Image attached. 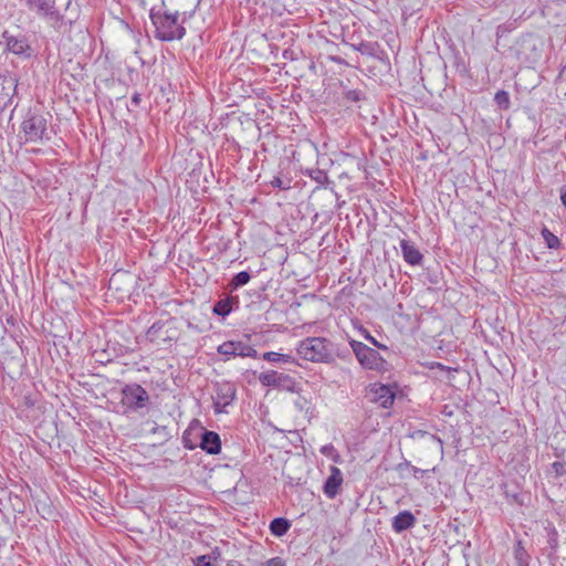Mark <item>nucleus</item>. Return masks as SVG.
<instances>
[{"instance_id": "1", "label": "nucleus", "mask_w": 566, "mask_h": 566, "mask_svg": "<svg viewBox=\"0 0 566 566\" xmlns=\"http://www.w3.org/2000/svg\"><path fill=\"white\" fill-rule=\"evenodd\" d=\"M27 8L54 29L60 30L64 24L73 23V17H67L66 12L71 10L73 0H24Z\"/></svg>"}, {"instance_id": "2", "label": "nucleus", "mask_w": 566, "mask_h": 566, "mask_svg": "<svg viewBox=\"0 0 566 566\" xmlns=\"http://www.w3.org/2000/svg\"><path fill=\"white\" fill-rule=\"evenodd\" d=\"M193 9L175 10L174 12L150 11V19L155 27V36L161 41L179 40L185 35V28L178 23V17H191Z\"/></svg>"}, {"instance_id": "3", "label": "nucleus", "mask_w": 566, "mask_h": 566, "mask_svg": "<svg viewBox=\"0 0 566 566\" xmlns=\"http://www.w3.org/2000/svg\"><path fill=\"white\" fill-rule=\"evenodd\" d=\"M296 352L312 363L332 364L336 357V346L325 337H307L300 342Z\"/></svg>"}, {"instance_id": "4", "label": "nucleus", "mask_w": 566, "mask_h": 566, "mask_svg": "<svg viewBox=\"0 0 566 566\" xmlns=\"http://www.w3.org/2000/svg\"><path fill=\"white\" fill-rule=\"evenodd\" d=\"M27 142H42L48 137V119L43 114L30 113L21 125Z\"/></svg>"}, {"instance_id": "5", "label": "nucleus", "mask_w": 566, "mask_h": 566, "mask_svg": "<svg viewBox=\"0 0 566 566\" xmlns=\"http://www.w3.org/2000/svg\"><path fill=\"white\" fill-rule=\"evenodd\" d=\"M350 346L357 359L365 368L378 370L382 367L385 360L376 349L357 340H353Z\"/></svg>"}, {"instance_id": "6", "label": "nucleus", "mask_w": 566, "mask_h": 566, "mask_svg": "<svg viewBox=\"0 0 566 566\" xmlns=\"http://www.w3.org/2000/svg\"><path fill=\"white\" fill-rule=\"evenodd\" d=\"M122 396V402L132 410L142 409L149 401L148 392L138 384L126 385Z\"/></svg>"}, {"instance_id": "7", "label": "nucleus", "mask_w": 566, "mask_h": 566, "mask_svg": "<svg viewBox=\"0 0 566 566\" xmlns=\"http://www.w3.org/2000/svg\"><path fill=\"white\" fill-rule=\"evenodd\" d=\"M235 397V389L231 384H220L217 386L216 396L213 398V407L216 413L227 412L226 407L232 403Z\"/></svg>"}, {"instance_id": "8", "label": "nucleus", "mask_w": 566, "mask_h": 566, "mask_svg": "<svg viewBox=\"0 0 566 566\" xmlns=\"http://www.w3.org/2000/svg\"><path fill=\"white\" fill-rule=\"evenodd\" d=\"M259 380L263 386L283 387L292 391L295 386L290 376L276 371L261 373Z\"/></svg>"}, {"instance_id": "9", "label": "nucleus", "mask_w": 566, "mask_h": 566, "mask_svg": "<svg viewBox=\"0 0 566 566\" xmlns=\"http://www.w3.org/2000/svg\"><path fill=\"white\" fill-rule=\"evenodd\" d=\"M218 352L224 356H242V357H254L256 350L250 346L243 345L242 343L226 342L218 347Z\"/></svg>"}, {"instance_id": "10", "label": "nucleus", "mask_w": 566, "mask_h": 566, "mask_svg": "<svg viewBox=\"0 0 566 566\" xmlns=\"http://www.w3.org/2000/svg\"><path fill=\"white\" fill-rule=\"evenodd\" d=\"M18 87V80L12 75L0 76V103L4 106L11 102Z\"/></svg>"}, {"instance_id": "11", "label": "nucleus", "mask_w": 566, "mask_h": 566, "mask_svg": "<svg viewBox=\"0 0 566 566\" xmlns=\"http://www.w3.org/2000/svg\"><path fill=\"white\" fill-rule=\"evenodd\" d=\"M410 437L415 440L421 441L429 450L439 452L440 454L443 453L442 440L437 436L423 430H416L410 434Z\"/></svg>"}, {"instance_id": "12", "label": "nucleus", "mask_w": 566, "mask_h": 566, "mask_svg": "<svg viewBox=\"0 0 566 566\" xmlns=\"http://www.w3.org/2000/svg\"><path fill=\"white\" fill-rule=\"evenodd\" d=\"M371 400L378 402L382 408H389L395 400V394L388 386L374 385L370 388Z\"/></svg>"}, {"instance_id": "13", "label": "nucleus", "mask_w": 566, "mask_h": 566, "mask_svg": "<svg viewBox=\"0 0 566 566\" xmlns=\"http://www.w3.org/2000/svg\"><path fill=\"white\" fill-rule=\"evenodd\" d=\"M343 483V473L337 467L331 468V475L327 478L324 484V493L328 499H334Z\"/></svg>"}, {"instance_id": "14", "label": "nucleus", "mask_w": 566, "mask_h": 566, "mask_svg": "<svg viewBox=\"0 0 566 566\" xmlns=\"http://www.w3.org/2000/svg\"><path fill=\"white\" fill-rule=\"evenodd\" d=\"M401 253L403 260L410 265H420L423 260L422 253L417 249L415 243L402 239L400 241Z\"/></svg>"}, {"instance_id": "15", "label": "nucleus", "mask_w": 566, "mask_h": 566, "mask_svg": "<svg viewBox=\"0 0 566 566\" xmlns=\"http://www.w3.org/2000/svg\"><path fill=\"white\" fill-rule=\"evenodd\" d=\"M200 447L210 454H218L221 450V440L219 434L213 431H205Z\"/></svg>"}, {"instance_id": "16", "label": "nucleus", "mask_w": 566, "mask_h": 566, "mask_svg": "<svg viewBox=\"0 0 566 566\" xmlns=\"http://www.w3.org/2000/svg\"><path fill=\"white\" fill-rule=\"evenodd\" d=\"M416 523V518L409 511H402L398 515H396L392 520V528L396 533H401L410 527H412Z\"/></svg>"}, {"instance_id": "17", "label": "nucleus", "mask_w": 566, "mask_h": 566, "mask_svg": "<svg viewBox=\"0 0 566 566\" xmlns=\"http://www.w3.org/2000/svg\"><path fill=\"white\" fill-rule=\"evenodd\" d=\"M7 48L10 52L20 55L29 49V45L25 39L10 36L7 39Z\"/></svg>"}, {"instance_id": "18", "label": "nucleus", "mask_w": 566, "mask_h": 566, "mask_svg": "<svg viewBox=\"0 0 566 566\" xmlns=\"http://www.w3.org/2000/svg\"><path fill=\"white\" fill-rule=\"evenodd\" d=\"M290 527V522L284 517H276L270 523V531L275 536H283Z\"/></svg>"}, {"instance_id": "19", "label": "nucleus", "mask_w": 566, "mask_h": 566, "mask_svg": "<svg viewBox=\"0 0 566 566\" xmlns=\"http://www.w3.org/2000/svg\"><path fill=\"white\" fill-rule=\"evenodd\" d=\"M514 555L518 566L528 565V555L521 542L514 547Z\"/></svg>"}, {"instance_id": "20", "label": "nucleus", "mask_w": 566, "mask_h": 566, "mask_svg": "<svg viewBox=\"0 0 566 566\" xmlns=\"http://www.w3.org/2000/svg\"><path fill=\"white\" fill-rule=\"evenodd\" d=\"M231 312L230 300H220L213 306V313L220 316H226Z\"/></svg>"}, {"instance_id": "21", "label": "nucleus", "mask_w": 566, "mask_h": 566, "mask_svg": "<svg viewBox=\"0 0 566 566\" xmlns=\"http://www.w3.org/2000/svg\"><path fill=\"white\" fill-rule=\"evenodd\" d=\"M542 235H543L548 248L557 249L560 245L559 239L555 234H553L549 230L544 229L542 231Z\"/></svg>"}, {"instance_id": "22", "label": "nucleus", "mask_w": 566, "mask_h": 566, "mask_svg": "<svg viewBox=\"0 0 566 566\" xmlns=\"http://www.w3.org/2000/svg\"><path fill=\"white\" fill-rule=\"evenodd\" d=\"M263 359L270 363L290 361V356L275 352H266L263 354Z\"/></svg>"}, {"instance_id": "23", "label": "nucleus", "mask_w": 566, "mask_h": 566, "mask_svg": "<svg viewBox=\"0 0 566 566\" xmlns=\"http://www.w3.org/2000/svg\"><path fill=\"white\" fill-rule=\"evenodd\" d=\"M250 277L247 271H241L232 279V284L234 287L243 286L250 281Z\"/></svg>"}, {"instance_id": "24", "label": "nucleus", "mask_w": 566, "mask_h": 566, "mask_svg": "<svg viewBox=\"0 0 566 566\" xmlns=\"http://www.w3.org/2000/svg\"><path fill=\"white\" fill-rule=\"evenodd\" d=\"M495 101L499 105L503 106L504 108L509 107L510 99L509 94L505 91H499L495 94Z\"/></svg>"}, {"instance_id": "25", "label": "nucleus", "mask_w": 566, "mask_h": 566, "mask_svg": "<svg viewBox=\"0 0 566 566\" xmlns=\"http://www.w3.org/2000/svg\"><path fill=\"white\" fill-rule=\"evenodd\" d=\"M271 185L280 189H290L292 188V179H272Z\"/></svg>"}, {"instance_id": "26", "label": "nucleus", "mask_w": 566, "mask_h": 566, "mask_svg": "<svg viewBox=\"0 0 566 566\" xmlns=\"http://www.w3.org/2000/svg\"><path fill=\"white\" fill-rule=\"evenodd\" d=\"M198 4H199V0H190V4L189 6L179 3L177 6L176 10H180V12H181L185 9H187V10L193 9V11H195Z\"/></svg>"}, {"instance_id": "27", "label": "nucleus", "mask_w": 566, "mask_h": 566, "mask_svg": "<svg viewBox=\"0 0 566 566\" xmlns=\"http://www.w3.org/2000/svg\"><path fill=\"white\" fill-rule=\"evenodd\" d=\"M196 566H211L210 557L202 555L197 558Z\"/></svg>"}, {"instance_id": "28", "label": "nucleus", "mask_w": 566, "mask_h": 566, "mask_svg": "<svg viewBox=\"0 0 566 566\" xmlns=\"http://www.w3.org/2000/svg\"><path fill=\"white\" fill-rule=\"evenodd\" d=\"M263 566H285L283 560L279 557L271 558Z\"/></svg>"}, {"instance_id": "29", "label": "nucleus", "mask_w": 566, "mask_h": 566, "mask_svg": "<svg viewBox=\"0 0 566 566\" xmlns=\"http://www.w3.org/2000/svg\"><path fill=\"white\" fill-rule=\"evenodd\" d=\"M347 98L350 101H358L359 99V93L357 91H349L347 93Z\"/></svg>"}, {"instance_id": "30", "label": "nucleus", "mask_w": 566, "mask_h": 566, "mask_svg": "<svg viewBox=\"0 0 566 566\" xmlns=\"http://www.w3.org/2000/svg\"><path fill=\"white\" fill-rule=\"evenodd\" d=\"M437 367L442 369V370H447L448 373H450L451 370L455 371V369H451V368H446L444 366H442L441 364H437Z\"/></svg>"}, {"instance_id": "31", "label": "nucleus", "mask_w": 566, "mask_h": 566, "mask_svg": "<svg viewBox=\"0 0 566 566\" xmlns=\"http://www.w3.org/2000/svg\"><path fill=\"white\" fill-rule=\"evenodd\" d=\"M562 201H563V205L566 207V191L564 193H562Z\"/></svg>"}, {"instance_id": "32", "label": "nucleus", "mask_w": 566, "mask_h": 566, "mask_svg": "<svg viewBox=\"0 0 566 566\" xmlns=\"http://www.w3.org/2000/svg\"><path fill=\"white\" fill-rule=\"evenodd\" d=\"M368 339L371 340L373 344H375L376 346L380 347L379 344L376 342V339L371 336H368Z\"/></svg>"}, {"instance_id": "33", "label": "nucleus", "mask_w": 566, "mask_h": 566, "mask_svg": "<svg viewBox=\"0 0 566 566\" xmlns=\"http://www.w3.org/2000/svg\"><path fill=\"white\" fill-rule=\"evenodd\" d=\"M553 465H554V468H555L556 470H557V468L562 467V464H560V463H557V462H555Z\"/></svg>"}, {"instance_id": "34", "label": "nucleus", "mask_w": 566, "mask_h": 566, "mask_svg": "<svg viewBox=\"0 0 566 566\" xmlns=\"http://www.w3.org/2000/svg\"><path fill=\"white\" fill-rule=\"evenodd\" d=\"M133 101H134L135 103H137V102H138V97H137V96H134V97H133Z\"/></svg>"}]
</instances>
